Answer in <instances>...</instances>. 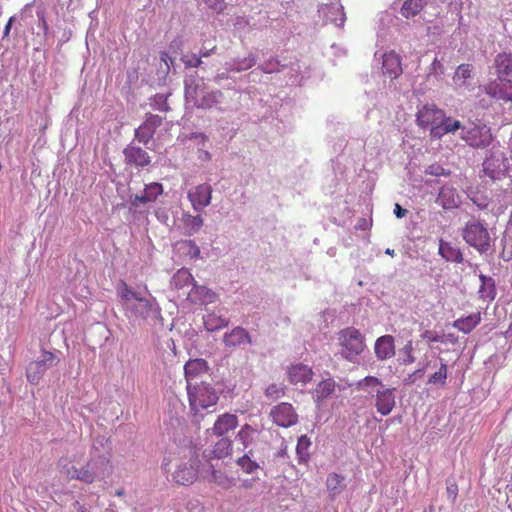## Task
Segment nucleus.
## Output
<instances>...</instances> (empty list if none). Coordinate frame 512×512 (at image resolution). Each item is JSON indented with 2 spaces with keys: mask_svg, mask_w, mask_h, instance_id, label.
I'll return each mask as SVG.
<instances>
[{
  "mask_svg": "<svg viewBox=\"0 0 512 512\" xmlns=\"http://www.w3.org/2000/svg\"><path fill=\"white\" fill-rule=\"evenodd\" d=\"M75 460V456L73 458L68 456L61 457L58 460V471L68 480H79L86 484H92L96 480L103 479L109 474L108 468L110 467V463L105 457H91L86 464L80 468H77L73 464Z\"/></svg>",
  "mask_w": 512,
  "mask_h": 512,
  "instance_id": "1",
  "label": "nucleus"
},
{
  "mask_svg": "<svg viewBox=\"0 0 512 512\" xmlns=\"http://www.w3.org/2000/svg\"><path fill=\"white\" fill-rule=\"evenodd\" d=\"M417 125L429 129L431 139H442L447 134H454L461 128V122L447 116L445 111L435 104H426L416 114Z\"/></svg>",
  "mask_w": 512,
  "mask_h": 512,
  "instance_id": "2",
  "label": "nucleus"
},
{
  "mask_svg": "<svg viewBox=\"0 0 512 512\" xmlns=\"http://www.w3.org/2000/svg\"><path fill=\"white\" fill-rule=\"evenodd\" d=\"M186 389L190 410L195 415L205 409L215 406L219 400L217 391L209 383L189 382Z\"/></svg>",
  "mask_w": 512,
  "mask_h": 512,
  "instance_id": "3",
  "label": "nucleus"
},
{
  "mask_svg": "<svg viewBox=\"0 0 512 512\" xmlns=\"http://www.w3.org/2000/svg\"><path fill=\"white\" fill-rule=\"evenodd\" d=\"M338 343L343 358L354 362L365 349V341L361 332L354 327H347L338 332Z\"/></svg>",
  "mask_w": 512,
  "mask_h": 512,
  "instance_id": "4",
  "label": "nucleus"
},
{
  "mask_svg": "<svg viewBox=\"0 0 512 512\" xmlns=\"http://www.w3.org/2000/svg\"><path fill=\"white\" fill-rule=\"evenodd\" d=\"M461 139L473 148H486L492 140L493 135L490 127L486 124L472 122L470 126L461 124Z\"/></svg>",
  "mask_w": 512,
  "mask_h": 512,
  "instance_id": "5",
  "label": "nucleus"
},
{
  "mask_svg": "<svg viewBox=\"0 0 512 512\" xmlns=\"http://www.w3.org/2000/svg\"><path fill=\"white\" fill-rule=\"evenodd\" d=\"M463 239L479 252H486L490 247V235L486 227L477 220L467 222L463 229Z\"/></svg>",
  "mask_w": 512,
  "mask_h": 512,
  "instance_id": "6",
  "label": "nucleus"
},
{
  "mask_svg": "<svg viewBox=\"0 0 512 512\" xmlns=\"http://www.w3.org/2000/svg\"><path fill=\"white\" fill-rule=\"evenodd\" d=\"M59 358L50 351H42L41 357L31 361L26 370L27 380L32 384H38L47 370L55 366Z\"/></svg>",
  "mask_w": 512,
  "mask_h": 512,
  "instance_id": "7",
  "label": "nucleus"
},
{
  "mask_svg": "<svg viewBox=\"0 0 512 512\" xmlns=\"http://www.w3.org/2000/svg\"><path fill=\"white\" fill-rule=\"evenodd\" d=\"M200 460L196 454H191L186 462H182L175 469L172 478L179 485L193 484L199 473Z\"/></svg>",
  "mask_w": 512,
  "mask_h": 512,
  "instance_id": "8",
  "label": "nucleus"
},
{
  "mask_svg": "<svg viewBox=\"0 0 512 512\" xmlns=\"http://www.w3.org/2000/svg\"><path fill=\"white\" fill-rule=\"evenodd\" d=\"M484 91L496 101L512 102V79L497 77L484 86Z\"/></svg>",
  "mask_w": 512,
  "mask_h": 512,
  "instance_id": "9",
  "label": "nucleus"
},
{
  "mask_svg": "<svg viewBox=\"0 0 512 512\" xmlns=\"http://www.w3.org/2000/svg\"><path fill=\"white\" fill-rule=\"evenodd\" d=\"M273 423L280 427L288 428L298 422V415L294 407L287 402L274 406L270 411Z\"/></svg>",
  "mask_w": 512,
  "mask_h": 512,
  "instance_id": "10",
  "label": "nucleus"
},
{
  "mask_svg": "<svg viewBox=\"0 0 512 512\" xmlns=\"http://www.w3.org/2000/svg\"><path fill=\"white\" fill-rule=\"evenodd\" d=\"M507 168L506 159L502 153H492L483 162V171L492 180L501 179Z\"/></svg>",
  "mask_w": 512,
  "mask_h": 512,
  "instance_id": "11",
  "label": "nucleus"
},
{
  "mask_svg": "<svg viewBox=\"0 0 512 512\" xmlns=\"http://www.w3.org/2000/svg\"><path fill=\"white\" fill-rule=\"evenodd\" d=\"M187 197L193 209L201 211L211 202L212 187L207 183L197 185L188 191Z\"/></svg>",
  "mask_w": 512,
  "mask_h": 512,
  "instance_id": "12",
  "label": "nucleus"
},
{
  "mask_svg": "<svg viewBox=\"0 0 512 512\" xmlns=\"http://www.w3.org/2000/svg\"><path fill=\"white\" fill-rule=\"evenodd\" d=\"M162 117L155 114L147 115L145 121L135 130V137L139 142L147 144L153 137L156 129L162 124Z\"/></svg>",
  "mask_w": 512,
  "mask_h": 512,
  "instance_id": "13",
  "label": "nucleus"
},
{
  "mask_svg": "<svg viewBox=\"0 0 512 512\" xmlns=\"http://www.w3.org/2000/svg\"><path fill=\"white\" fill-rule=\"evenodd\" d=\"M131 312L142 319L157 316L160 314V308L155 298L140 297L138 301L130 306Z\"/></svg>",
  "mask_w": 512,
  "mask_h": 512,
  "instance_id": "14",
  "label": "nucleus"
},
{
  "mask_svg": "<svg viewBox=\"0 0 512 512\" xmlns=\"http://www.w3.org/2000/svg\"><path fill=\"white\" fill-rule=\"evenodd\" d=\"M163 193V186L161 183L152 182L145 185L144 192L142 194H136L131 197V206L138 208L140 205H146L148 203L155 202Z\"/></svg>",
  "mask_w": 512,
  "mask_h": 512,
  "instance_id": "15",
  "label": "nucleus"
},
{
  "mask_svg": "<svg viewBox=\"0 0 512 512\" xmlns=\"http://www.w3.org/2000/svg\"><path fill=\"white\" fill-rule=\"evenodd\" d=\"M394 388L384 387L375 394V407L382 416L389 415L395 407Z\"/></svg>",
  "mask_w": 512,
  "mask_h": 512,
  "instance_id": "16",
  "label": "nucleus"
},
{
  "mask_svg": "<svg viewBox=\"0 0 512 512\" xmlns=\"http://www.w3.org/2000/svg\"><path fill=\"white\" fill-rule=\"evenodd\" d=\"M313 375L312 368L303 363L293 364L287 370V377L292 385L304 386L312 380Z\"/></svg>",
  "mask_w": 512,
  "mask_h": 512,
  "instance_id": "17",
  "label": "nucleus"
},
{
  "mask_svg": "<svg viewBox=\"0 0 512 512\" xmlns=\"http://www.w3.org/2000/svg\"><path fill=\"white\" fill-rule=\"evenodd\" d=\"M125 162L135 167H145L150 165L151 157L141 147L128 145L123 151Z\"/></svg>",
  "mask_w": 512,
  "mask_h": 512,
  "instance_id": "18",
  "label": "nucleus"
},
{
  "mask_svg": "<svg viewBox=\"0 0 512 512\" xmlns=\"http://www.w3.org/2000/svg\"><path fill=\"white\" fill-rule=\"evenodd\" d=\"M383 74L394 79L402 74L401 58L395 51H389L382 56Z\"/></svg>",
  "mask_w": 512,
  "mask_h": 512,
  "instance_id": "19",
  "label": "nucleus"
},
{
  "mask_svg": "<svg viewBox=\"0 0 512 512\" xmlns=\"http://www.w3.org/2000/svg\"><path fill=\"white\" fill-rule=\"evenodd\" d=\"M223 343L227 348H234L243 344H251V337L243 327H235L223 336Z\"/></svg>",
  "mask_w": 512,
  "mask_h": 512,
  "instance_id": "20",
  "label": "nucleus"
},
{
  "mask_svg": "<svg viewBox=\"0 0 512 512\" xmlns=\"http://www.w3.org/2000/svg\"><path fill=\"white\" fill-rule=\"evenodd\" d=\"M238 426V418L234 414L224 413L220 415L215 421L212 432L216 436H223L230 431H233Z\"/></svg>",
  "mask_w": 512,
  "mask_h": 512,
  "instance_id": "21",
  "label": "nucleus"
},
{
  "mask_svg": "<svg viewBox=\"0 0 512 512\" xmlns=\"http://www.w3.org/2000/svg\"><path fill=\"white\" fill-rule=\"evenodd\" d=\"M195 94L194 105L202 109L212 108L218 104L223 97V93L220 90L205 91L202 89L199 92L195 90Z\"/></svg>",
  "mask_w": 512,
  "mask_h": 512,
  "instance_id": "22",
  "label": "nucleus"
},
{
  "mask_svg": "<svg viewBox=\"0 0 512 512\" xmlns=\"http://www.w3.org/2000/svg\"><path fill=\"white\" fill-rule=\"evenodd\" d=\"M437 202L444 209H453L460 205L461 197L454 187L445 185L440 189Z\"/></svg>",
  "mask_w": 512,
  "mask_h": 512,
  "instance_id": "23",
  "label": "nucleus"
},
{
  "mask_svg": "<svg viewBox=\"0 0 512 512\" xmlns=\"http://www.w3.org/2000/svg\"><path fill=\"white\" fill-rule=\"evenodd\" d=\"M493 65L497 77L512 79V53L502 52L497 54Z\"/></svg>",
  "mask_w": 512,
  "mask_h": 512,
  "instance_id": "24",
  "label": "nucleus"
},
{
  "mask_svg": "<svg viewBox=\"0 0 512 512\" xmlns=\"http://www.w3.org/2000/svg\"><path fill=\"white\" fill-rule=\"evenodd\" d=\"M375 354L378 359L385 360L395 354L394 338L391 335L379 337L375 342Z\"/></svg>",
  "mask_w": 512,
  "mask_h": 512,
  "instance_id": "25",
  "label": "nucleus"
},
{
  "mask_svg": "<svg viewBox=\"0 0 512 512\" xmlns=\"http://www.w3.org/2000/svg\"><path fill=\"white\" fill-rule=\"evenodd\" d=\"M207 370L208 364L206 360L200 358L189 360L184 366L187 385H189V382H193L194 378L205 374Z\"/></svg>",
  "mask_w": 512,
  "mask_h": 512,
  "instance_id": "26",
  "label": "nucleus"
},
{
  "mask_svg": "<svg viewBox=\"0 0 512 512\" xmlns=\"http://www.w3.org/2000/svg\"><path fill=\"white\" fill-rule=\"evenodd\" d=\"M216 294L205 286L193 285L188 299L196 304H208L215 300Z\"/></svg>",
  "mask_w": 512,
  "mask_h": 512,
  "instance_id": "27",
  "label": "nucleus"
},
{
  "mask_svg": "<svg viewBox=\"0 0 512 512\" xmlns=\"http://www.w3.org/2000/svg\"><path fill=\"white\" fill-rule=\"evenodd\" d=\"M481 313L476 312L466 317L455 320L452 324L458 331L468 334L473 331L481 322Z\"/></svg>",
  "mask_w": 512,
  "mask_h": 512,
  "instance_id": "28",
  "label": "nucleus"
},
{
  "mask_svg": "<svg viewBox=\"0 0 512 512\" xmlns=\"http://www.w3.org/2000/svg\"><path fill=\"white\" fill-rule=\"evenodd\" d=\"M439 254L446 260L455 263L463 261L461 250L450 242L444 240L439 241Z\"/></svg>",
  "mask_w": 512,
  "mask_h": 512,
  "instance_id": "29",
  "label": "nucleus"
},
{
  "mask_svg": "<svg viewBox=\"0 0 512 512\" xmlns=\"http://www.w3.org/2000/svg\"><path fill=\"white\" fill-rule=\"evenodd\" d=\"M232 441L229 438H221L206 455L208 459H223L232 453Z\"/></svg>",
  "mask_w": 512,
  "mask_h": 512,
  "instance_id": "30",
  "label": "nucleus"
},
{
  "mask_svg": "<svg viewBox=\"0 0 512 512\" xmlns=\"http://www.w3.org/2000/svg\"><path fill=\"white\" fill-rule=\"evenodd\" d=\"M335 387L336 382L332 378L320 381L313 392L316 402L320 403L330 397L334 393Z\"/></svg>",
  "mask_w": 512,
  "mask_h": 512,
  "instance_id": "31",
  "label": "nucleus"
},
{
  "mask_svg": "<svg viewBox=\"0 0 512 512\" xmlns=\"http://www.w3.org/2000/svg\"><path fill=\"white\" fill-rule=\"evenodd\" d=\"M426 0H405L401 9V15L406 18H414L424 9Z\"/></svg>",
  "mask_w": 512,
  "mask_h": 512,
  "instance_id": "32",
  "label": "nucleus"
},
{
  "mask_svg": "<svg viewBox=\"0 0 512 512\" xmlns=\"http://www.w3.org/2000/svg\"><path fill=\"white\" fill-rule=\"evenodd\" d=\"M386 387L382 381L375 376H366L357 383V389L366 392L369 395L375 396L377 390Z\"/></svg>",
  "mask_w": 512,
  "mask_h": 512,
  "instance_id": "33",
  "label": "nucleus"
},
{
  "mask_svg": "<svg viewBox=\"0 0 512 512\" xmlns=\"http://www.w3.org/2000/svg\"><path fill=\"white\" fill-rule=\"evenodd\" d=\"M204 320V326L207 331L213 332L217 331L219 329H222L224 327H227L229 324V321L227 318L216 314L215 312H211L206 314L203 317Z\"/></svg>",
  "mask_w": 512,
  "mask_h": 512,
  "instance_id": "34",
  "label": "nucleus"
},
{
  "mask_svg": "<svg viewBox=\"0 0 512 512\" xmlns=\"http://www.w3.org/2000/svg\"><path fill=\"white\" fill-rule=\"evenodd\" d=\"M209 482L217 484L224 490L230 489L235 484V480L229 477L226 473L221 470H216L212 467L210 472Z\"/></svg>",
  "mask_w": 512,
  "mask_h": 512,
  "instance_id": "35",
  "label": "nucleus"
},
{
  "mask_svg": "<svg viewBox=\"0 0 512 512\" xmlns=\"http://www.w3.org/2000/svg\"><path fill=\"white\" fill-rule=\"evenodd\" d=\"M310 446H311V441L306 435H302L301 437H299L297 446H296V454H297L299 463H306L309 460Z\"/></svg>",
  "mask_w": 512,
  "mask_h": 512,
  "instance_id": "36",
  "label": "nucleus"
},
{
  "mask_svg": "<svg viewBox=\"0 0 512 512\" xmlns=\"http://www.w3.org/2000/svg\"><path fill=\"white\" fill-rule=\"evenodd\" d=\"M481 286L479 292L484 299L493 300L496 296L495 281L491 277L480 275Z\"/></svg>",
  "mask_w": 512,
  "mask_h": 512,
  "instance_id": "37",
  "label": "nucleus"
},
{
  "mask_svg": "<svg viewBox=\"0 0 512 512\" xmlns=\"http://www.w3.org/2000/svg\"><path fill=\"white\" fill-rule=\"evenodd\" d=\"M184 227L188 234H194L198 232L203 226V218L200 215L193 216L189 213L183 214Z\"/></svg>",
  "mask_w": 512,
  "mask_h": 512,
  "instance_id": "38",
  "label": "nucleus"
},
{
  "mask_svg": "<svg viewBox=\"0 0 512 512\" xmlns=\"http://www.w3.org/2000/svg\"><path fill=\"white\" fill-rule=\"evenodd\" d=\"M326 485L327 489L336 495L345 488L344 477L337 473H331L327 476Z\"/></svg>",
  "mask_w": 512,
  "mask_h": 512,
  "instance_id": "39",
  "label": "nucleus"
},
{
  "mask_svg": "<svg viewBox=\"0 0 512 512\" xmlns=\"http://www.w3.org/2000/svg\"><path fill=\"white\" fill-rule=\"evenodd\" d=\"M118 295L124 302H130L131 300H135L136 302L141 297V295L136 292L132 287H130L126 282L121 281Z\"/></svg>",
  "mask_w": 512,
  "mask_h": 512,
  "instance_id": "40",
  "label": "nucleus"
},
{
  "mask_svg": "<svg viewBox=\"0 0 512 512\" xmlns=\"http://www.w3.org/2000/svg\"><path fill=\"white\" fill-rule=\"evenodd\" d=\"M446 379H447V364L443 361V359H441V364H440L438 371H436L435 373L430 375V377L428 379V384L444 386L446 384Z\"/></svg>",
  "mask_w": 512,
  "mask_h": 512,
  "instance_id": "41",
  "label": "nucleus"
},
{
  "mask_svg": "<svg viewBox=\"0 0 512 512\" xmlns=\"http://www.w3.org/2000/svg\"><path fill=\"white\" fill-rule=\"evenodd\" d=\"M172 280L175 288H181L194 282L193 276L187 269L178 270Z\"/></svg>",
  "mask_w": 512,
  "mask_h": 512,
  "instance_id": "42",
  "label": "nucleus"
},
{
  "mask_svg": "<svg viewBox=\"0 0 512 512\" xmlns=\"http://www.w3.org/2000/svg\"><path fill=\"white\" fill-rule=\"evenodd\" d=\"M257 433V430L252 426L245 424L242 426L240 431L238 432L237 437L243 443L244 447H248L254 440V435Z\"/></svg>",
  "mask_w": 512,
  "mask_h": 512,
  "instance_id": "43",
  "label": "nucleus"
},
{
  "mask_svg": "<svg viewBox=\"0 0 512 512\" xmlns=\"http://www.w3.org/2000/svg\"><path fill=\"white\" fill-rule=\"evenodd\" d=\"M236 463L247 474H251L259 468L258 463L252 460L247 454L238 458Z\"/></svg>",
  "mask_w": 512,
  "mask_h": 512,
  "instance_id": "44",
  "label": "nucleus"
},
{
  "mask_svg": "<svg viewBox=\"0 0 512 512\" xmlns=\"http://www.w3.org/2000/svg\"><path fill=\"white\" fill-rule=\"evenodd\" d=\"M284 394H285L284 387L281 385L275 384V383L270 384L265 390V395L271 399H277V398L283 396Z\"/></svg>",
  "mask_w": 512,
  "mask_h": 512,
  "instance_id": "45",
  "label": "nucleus"
},
{
  "mask_svg": "<svg viewBox=\"0 0 512 512\" xmlns=\"http://www.w3.org/2000/svg\"><path fill=\"white\" fill-rule=\"evenodd\" d=\"M473 71V67L470 64H461L458 66L457 71L455 73V78H461L463 80L471 77Z\"/></svg>",
  "mask_w": 512,
  "mask_h": 512,
  "instance_id": "46",
  "label": "nucleus"
},
{
  "mask_svg": "<svg viewBox=\"0 0 512 512\" xmlns=\"http://www.w3.org/2000/svg\"><path fill=\"white\" fill-rule=\"evenodd\" d=\"M207 7L217 13L223 12L226 9L225 0H203Z\"/></svg>",
  "mask_w": 512,
  "mask_h": 512,
  "instance_id": "47",
  "label": "nucleus"
},
{
  "mask_svg": "<svg viewBox=\"0 0 512 512\" xmlns=\"http://www.w3.org/2000/svg\"><path fill=\"white\" fill-rule=\"evenodd\" d=\"M256 64V57L253 54H249V56L242 61L237 63V67H235L236 71L247 70Z\"/></svg>",
  "mask_w": 512,
  "mask_h": 512,
  "instance_id": "48",
  "label": "nucleus"
},
{
  "mask_svg": "<svg viewBox=\"0 0 512 512\" xmlns=\"http://www.w3.org/2000/svg\"><path fill=\"white\" fill-rule=\"evenodd\" d=\"M403 353L405 354L404 364L410 365L416 361V358L413 355V345L412 341H409L403 347Z\"/></svg>",
  "mask_w": 512,
  "mask_h": 512,
  "instance_id": "49",
  "label": "nucleus"
},
{
  "mask_svg": "<svg viewBox=\"0 0 512 512\" xmlns=\"http://www.w3.org/2000/svg\"><path fill=\"white\" fill-rule=\"evenodd\" d=\"M446 491H447L448 498L454 502L458 495L457 483L456 482L448 483L447 487H446Z\"/></svg>",
  "mask_w": 512,
  "mask_h": 512,
  "instance_id": "50",
  "label": "nucleus"
},
{
  "mask_svg": "<svg viewBox=\"0 0 512 512\" xmlns=\"http://www.w3.org/2000/svg\"><path fill=\"white\" fill-rule=\"evenodd\" d=\"M201 63H202V60H201L200 55L193 54L190 59H187L185 61V66L197 68L201 65Z\"/></svg>",
  "mask_w": 512,
  "mask_h": 512,
  "instance_id": "51",
  "label": "nucleus"
},
{
  "mask_svg": "<svg viewBox=\"0 0 512 512\" xmlns=\"http://www.w3.org/2000/svg\"><path fill=\"white\" fill-rule=\"evenodd\" d=\"M423 339H428L430 342H440L441 338L432 331L426 330L421 334Z\"/></svg>",
  "mask_w": 512,
  "mask_h": 512,
  "instance_id": "52",
  "label": "nucleus"
},
{
  "mask_svg": "<svg viewBox=\"0 0 512 512\" xmlns=\"http://www.w3.org/2000/svg\"><path fill=\"white\" fill-rule=\"evenodd\" d=\"M216 48H217L216 45H212L209 48L203 46L200 49L199 55H200L201 58L202 57H209L216 50Z\"/></svg>",
  "mask_w": 512,
  "mask_h": 512,
  "instance_id": "53",
  "label": "nucleus"
},
{
  "mask_svg": "<svg viewBox=\"0 0 512 512\" xmlns=\"http://www.w3.org/2000/svg\"><path fill=\"white\" fill-rule=\"evenodd\" d=\"M431 71L437 73L438 71L443 74L444 73V66L441 64V62L435 58L431 64Z\"/></svg>",
  "mask_w": 512,
  "mask_h": 512,
  "instance_id": "54",
  "label": "nucleus"
},
{
  "mask_svg": "<svg viewBox=\"0 0 512 512\" xmlns=\"http://www.w3.org/2000/svg\"><path fill=\"white\" fill-rule=\"evenodd\" d=\"M394 214L397 218H403L407 214V210L402 208L399 204H395Z\"/></svg>",
  "mask_w": 512,
  "mask_h": 512,
  "instance_id": "55",
  "label": "nucleus"
},
{
  "mask_svg": "<svg viewBox=\"0 0 512 512\" xmlns=\"http://www.w3.org/2000/svg\"><path fill=\"white\" fill-rule=\"evenodd\" d=\"M13 21H14V17H11L8 20V22H7V24H6L5 28H4V31H3V37L4 38L9 35Z\"/></svg>",
  "mask_w": 512,
  "mask_h": 512,
  "instance_id": "56",
  "label": "nucleus"
},
{
  "mask_svg": "<svg viewBox=\"0 0 512 512\" xmlns=\"http://www.w3.org/2000/svg\"><path fill=\"white\" fill-rule=\"evenodd\" d=\"M261 69H262V71H263L264 73H272V72H274V71H275V69H274V68H270V67H268V65H267V64H265L264 66H262V67H261Z\"/></svg>",
  "mask_w": 512,
  "mask_h": 512,
  "instance_id": "57",
  "label": "nucleus"
},
{
  "mask_svg": "<svg viewBox=\"0 0 512 512\" xmlns=\"http://www.w3.org/2000/svg\"><path fill=\"white\" fill-rule=\"evenodd\" d=\"M428 367H429V363L427 362L425 365H423L422 368L418 369L415 373L424 374Z\"/></svg>",
  "mask_w": 512,
  "mask_h": 512,
  "instance_id": "58",
  "label": "nucleus"
},
{
  "mask_svg": "<svg viewBox=\"0 0 512 512\" xmlns=\"http://www.w3.org/2000/svg\"><path fill=\"white\" fill-rule=\"evenodd\" d=\"M193 249H194L193 256L197 257L200 254V250L196 245H193Z\"/></svg>",
  "mask_w": 512,
  "mask_h": 512,
  "instance_id": "59",
  "label": "nucleus"
},
{
  "mask_svg": "<svg viewBox=\"0 0 512 512\" xmlns=\"http://www.w3.org/2000/svg\"><path fill=\"white\" fill-rule=\"evenodd\" d=\"M385 253H386L387 255L392 256V257L395 255V251H394L393 249H390V248H387V249H386V251H385Z\"/></svg>",
  "mask_w": 512,
  "mask_h": 512,
  "instance_id": "60",
  "label": "nucleus"
},
{
  "mask_svg": "<svg viewBox=\"0 0 512 512\" xmlns=\"http://www.w3.org/2000/svg\"><path fill=\"white\" fill-rule=\"evenodd\" d=\"M244 486H245L246 488L251 487V485H250L249 483H244Z\"/></svg>",
  "mask_w": 512,
  "mask_h": 512,
  "instance_id": "61",
  "label": "nucleus"
}]
</instances>
